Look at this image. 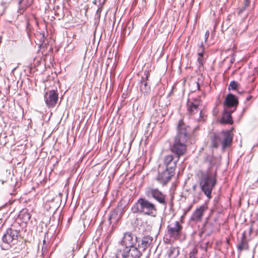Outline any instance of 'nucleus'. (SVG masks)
<instances>
[{"mask_svg":"<svg viewBox=\"0 0 258 258\" xmlns=\"http://www.w3.org/2000/svg\"><path fill=\"white\" fill-rule=\"evenodd\" d=\"M217 170L211 168L205 171L200 170L198 173L200 187L208 199L211 198L212 191L217 184Z\"/></svg>","mask_w":258,"mask_h":258,"instance_id":"1","label":"nucleus"},{"mask_svg":"<svg viewBox=\"0 0 258 258\" xmlns=\"http://www.w3.org/2000/svg\"><path fill=\"white\" fill-rule=\"evenodd\" d=\"M233 138V134L231 130H223L217 133H213L211 138V146L217 148L221 145L222 150L224 151L232 145Z\"/></svg>","mask_w":258,"mask_h":258,"instance_id":"2","label":"nucleus"},{"mask_svg":"<svg viewBox=\"0 0 258 258\" xmlns=\"http://www.w3.org/2000/svg\"><path fill=\"white\" fill-rule=\"evenodd\" d=\"M134 213H139L144 215L155 217L157 210L156 205L144 198L138 199L132 208Z\"/></svg>","mask_w":258,"mask_h":258,"instance_id":"3","label":"nucleus"},{"mask_svg":"<svg viewBox=\"0 0 258 258\" xmlns=\"http://www.w3.org/2000/svg\"><path fill=\"white\" fill-rule=\"evenodd\" d=\"M192 133L191 127L185 124L183 120H180L177 127V135L175 139L182 141H187Z\"/></svg>","mask_w":258,"mask_h":258,"instance_id":"4","label":"nucleus"},{"mask_svg":"<svg viewBox=\"0 0 258 258\" xmlns=\"http://www.w3.org/2000/svg\"><path fill=\"white\" fill-rule=\"evenodd\" d=\"M146 195L148 198H152L157 201L161 205L166 206L167 202L166 195L157 188L149 187L146 188Z\"/></svg>","mask_w":258,"mask_h":258,"instance_id":"5","label":"nucleus"},{"mask_svg":"<svg viewBox=\"0 0 258 258\" xmlns=\"http://www.w3.org/2000/svg\"><path fill=\"white\" fill-rule=\"evenodd\" d=\"M182 226L178 221L170 223L167 227V232L169 237L174 240L179 239L182 234Z\"/></svg>","mask_w":258,"mask_h":258,"instance_id":"6","label":"nucleus"},{"mask_svg":"<svg viewBox=\"0 0 258 258\" xmlns=\"http://www.w3.org/2000/svg\"><path fill=\"white\" fill-rule=\"evenodd\" d=\"M187 141H182L180 140L175 139L173 145L171 148V151L179 158L181 156L184 155L186 152Z\"/></svg>","mask_w":258,"mask_h":258,"instance_id":"7","label":"nucleus"},{"mask_svg":"<svg viewBox=\"0 0 258 258\" xmlns=\"http://www.w3.org/2000/svg\"><path fill=\"white\" fill-rule=\"evenodd\" d=\"M18 233L16 230H13L12 229H8L6 232L4 234L2 240L4 245H1V248L3 249H8L10 247V243L17 237Z\"/></svg>","mask_w":258,"mask_h":258,"instance_id":"8","label":"nucleus"},{"mask_svg":"<svg viewBox=\"0 0 258 258\" xmlns=\"http://www.w3.org/2000/svg\"><path fill=\"white\" fill-rule=\"evenodd\" d=\"M239 102L237 98L233 94L229 93L227 95L224 101L225 109L236 110Z\"/></svg>","mask_w":258,"mask_h":258,"instance_id":"9","label":"nucleus"},{"mask_svg":"<svg viewBox=\"0 0 258 258\" xmlns=\"http://www.w3.org/2000/svg\"><path fill=\"white\" fill-rule=\"evenodd\" d=\"M144 77H142L140 81V90L141 92L144 94L145 96L148 95L151 91L150 86L149 85V78L150 77V73L148 71L144 72Z\"/></svg>","mask_w":258,"mask_h":258,"instance_id":"10","label":"nucleus"},{"mask_svg":"<svg viewBox=\"0 0 258 258\" xmlns=\"http://www.w3.org/2000/svg\"><path fill=\"white\" fill-rule=\"evenodd\" d=\"M58 98V93L54 90H50L46 92L44 95V100L48 107H54L57 103Z\"/></svg>","mask_w":258,"mask_h":258,"instance_id":"11","label":"nucleus"},{"mask_svg":"<svg viewBox=\"0 0 258 258\" xmlns=\"http://www.w3.org/2000/svg\"><path fill=\"white\" fill-rule=\"evenodd\" d=\"M208 209L206 205H203L196 209L190 218V221L194 222H201L204 212Z\"/></svg>","mask_w":258,"mask_h":258,"instance_id":"12","label":"nucleus"},{"mask_svg":"<svg viewBox=\"0 0 258 258\" xmlns=\"http://www.w3.org/2000/svg\"><path fill=\"white\" fill-rule=\"evenodd\" d=\"M137 242V236L134 235L131 232H126L121 241V244L126 248H130L133 246H136Z\"/></svg>","mask_w":258,"mask_h":258,"instance_id":"13","label":"nucleus"},{"mask_svg":"<svg viewBox=\"0 0 258 258\" xmlns=\"http://www.w3.org/2000/svg\"><path fill=\"white\" fill-rule=\"evenodd\" d=\"M173 174L165 169L162 172L159 171L156 180L163 185L166 184L171 179Z\"/></svg>","mask_w":258,"mask_h":258,"instance_id":"14","label":"nucleus"},{"mask_svg":"<svg viewBox=\"0 0 258 258\" xmlns=\"http://www.w3.org/2000/svg\"><path fill=\"white\" fill-rule=\"evenodd\" d=\"M201 103L200 97H198L192 100L191 102H188V110L190 114H194L198 112V107Z\"/></svg>","mask_w":258,"mask_h":258,"instance_id":"15","label":"nucleus"},{"mask_svg":"<svg viewBox=\"0 0 258 258\" xmlns=\"http://www.w3.org/2000/svg\"><path fill=\"white\" fill-rule=\"evenodd\" d=\"M234 112V110L225 109L220 120V123L222 124H232L233 121L231 114Z\"/></svg>","mask_w":258,"mask_h":258,"instance_id":"16","label":"nucleus"},{"mask_svg":"<svg viewBox=\"0 0 258 258\" xmlns=\"http://www.w3.org/2000/svg\"><path fill=\"white\" fill-rule=\"evenodd\" d=\"M141 255V252L136 246H133L128 248V258H140Z\"/></svg>","mask_w":258,"mask_h":258,"instance_id":"17","label":"nucleus"},{"mask_svg":"<svg viewBox=\"0 0 258 258\" xmlns=\"http://www.w3.org/2000/svg\"><path fill=\"white\" fill-rule=\"evenodd\" d=\"M179 254V250L178 247H170L167 251L168 258H176Z\"/></svg>","mask_w":258,"mask_h":258,"instance_id":"18","label":"nucleus"},{"mask_svg":"<svg viewBox=\"0 0 258 258\" xmlns=\"http://www.w3.org/2000/svg\"><path fill=\"white\" fill-rule=\"evenodd\" d=\"M237 249L240 251L248 249V244L246 241V237L244 234H243L241 237V242L237 245Z\"/></svg>","mask_w":258,"mask_h":258,"instance_id":"19","label":"nucleus"},{"mask_svg":"<svg viewBox=\"0 0 258 258\" xmlns=\"http://www.w3.org/2000/svg\"><path fill=\"white\" fill-rule=\"evenodd\" d=\"M153 237L150 236H144L142 241V245L144 249L149 247L153 241Z\"/></svg>","mask_w":258,"mask_h":258,"instance_id":"20","label":"nucleus"},{"mask_svg":"<svg viewBox=\"0 0 258 258\" xmlns=\"http://www.w3.org/2000/svg\"><path fill=\"white\" fill-rule=\"evenodd\" d=\"M115 258H128V248L124 247L123 249H118L116 253Z\"/></svg>","mask_w":258,"mask_h":258,"instance_id":"21","label":"nucleus"},{"mask_svg":"<svg viewBox=\"0 0 258 258\" xmlns=\"http://www.w3.org/2000/svg\"><path fill=\"white\" fill-rule=\"evenodd\" d=\"M250 0H244L243 5L237 9V14L239 16L241 15L245 10L250 6Z\"/></svg>","mask_w":258,"mask_h":258,"instance_id":"22","label":"nucleus"},{"mask_svg":"<svg viewBox=\"0 0 258 258\" xmlns=\"http://www.w3.org/2000/svg\"><path fill=\"white\" fill-rule=\"evenodd\" d=\"M179 159V158L178 157H175L174 160L166 166V169L170 171L172 174H174V170L176 167L177 163Z\"/></svg>","mask_w":258,"mask_h":258,"instance_id":"23","label":"nucleus"},{"mask_svg":"<svg viewBox=\"0 0 258 258\" xmlns=\"http://www.w3.org/2000/svg\"><path fill=\"white\" fill-rule=\"evenodd\" d=\"M239 88H240V85L235 81H231L228 86V90H236L238 93H240L241 92L239 91Z\"/></svg>","mask_w":258,"mask_h":258,"instance_id":"24","label":"nucleus"},{"mask_svg":"<svg viewBox=\"0 0 258 258\" xmlns=\"http://www.w3.org/2000/svg\"><path fill=\"white\" fill-rule=\"evenodd\" d=\"M206 161L208 162L210 167L208 168H212V169H216L217 168H214V165L215 164L216 158L212 156H207L206 159Z\"/></svg>","mask_w":258,"mask_h":258,"instance_id":"25","label":"nucleus"},{"mask_svg":"<svg viewBox=\"0 0 258 258\" xmlns=\"http://www.w3.org/2000/svg\"><path fill=\"white\" fill-rule=\"evenodd\" d=\"M112 220H115V221H117L118 220V212L116 210H112L108 217L110 223L112 222Z\"/></svg>","mask_w":258,"mask_h":258,"instance_id":"26","label":"nucleus"},{"mask_svg":"<svg viewBox=\"0 0 258 258\" xmlns=\"http://www.w3.org/2000/svg\"><path fill=\"white\" fill-rule=\"evenodd\" d=\"M175 159V156H174L172 155H167L165 157L164 159V163L166 165H168L171 162H173Z\"/></svg>","mask_w":258,"mask_h":258,"instance_id":"27","label":"nucleus"},{"mask_svg":"<svg viewBox=\"0 0 258 258\" xmlns=\"http://www.w3.org/2000/svg\"><path fill=\"white\" fill-rule=\"evenodd\" d=\"M23 1V0H20L19 2V8L18 12L19 13H20L21 14H22L25 12L26 8L29 7V5H27V6L25 5L24 6L22 3Z\"/></svg>","mask_w":258,"mask_h":258,"instance_id":"28","label":"nucleus"},{"mask_svg":"<svg viewBox=\"0 0 258 258\" xmlns=\"http://www.w3.org/2000/svg\"><path fill=\"white\" fill-rule=\"evenodd\" d=\"M198 62L199 64V67L201 66H203V63L204 62V54H201L200 53H198Z\"/></svg>","mask_w":258,"mask_h":258,"instance_id":"29","label":"nucleus"},{"mask_svg":"<svg viewBox=\"0 0 258 258\" xmlns=\"http://www.w3.org/2000/svg\"><path fill=\"white\" fill-rule=\"evenodd\" d=\"M198 52L200 53L201 54H204V52L205 51V47L203 45V42H202L201 44L199 46V49H198Z\"/></svg>","mask_w":258,"mask_h":258,"instance_id":"30","label":"nucleus"},{"mask_svg":"<svg viewBox=\"0 0 258 258\" xmlns=\"http://www.w3.org/2000/svg\"><path fill=\"white\" fill-rule=\"evenodd\" d=\"M198 250L196 248H194L189 253V258L192 257H196V255L197 253Z\"/></svg>","mask_w":258,"mask_h":258,"instance_id":"31","label":"nucleus"},{"mask_svg":"<svg viewBox=\"0 0 258 258\" xmlns=\"http://www.w3.org/2000/svg\"><path fill=\"white\" fill-rule=\"evenodd\" d=\"M211 245L209 241L206 242L203 244L202 248L205 249V251L207 250L208 247H211Z\"/></svg>","mask_w":258,"mask_h":258,"instance_id":"32","label":"nucleus"},{"mask_svg":"<svg viewBox=\"0 0 258 258\" xmlns=\"http://www.w3.org/2000/svg\"><path fill=\"white\" fill-rule=\"evenodd\" d=\"M12 1V0H5V1H1V5H4V7L7 8Z\"/></svg>","mask_w":258,"mask_h":258,"instance_id":"33","label":"nucleus"},{"mask_svg":"<svg viewBox=\"0 0 258 258\" xmlns=\"http://www.w3.org/2000/svg\"><path fill=\"white\" fill-rule=\"evenodd\" d=\"M209 31H207L205 33V41H206L209 37Z\"/></svg>","mask_w":258,"mask_h":258,"instance_id":"34","label":"nucleus"},{"mask_svg":"<svg viewBox=\"0 0 258 258\" xmlns=\"http://www.w3.org/2000/svg\"><path fill=\"white\" fill-rule=\"evenodd\" d=\"M252 98V96H251V95H249L246 98V101H249L250 100H251V99Z\"/></svg>","mask_w":258,"mask_h":258,"instance_id":"35","label":"nucleus"},{"mask_svg":"<svg viewBox=\"0 0 258 258\" xmlns=\"http://www.w3.org/2000/svg\"><path fill=\"white\" fill-rule=\"evenodd\" d=\"M193 191H195L197 188V185L196 184H194L192 187Z\"/></svg>","mask_w":258,"mask_h":258,"instance_id":"36","label":"nucleus"},{"mask_svg":"<svg viewBox=\"0 0 258 258\" xmlns=\"http://www.w3.org/2000/svg\"><path fill=\"white\" fill-rule=\"evenodd\" d=\"M10 204H8V203H6L5 204V205L3 206H1V210H2L3 207L8 206H9Z\"/></svg>","mask_w":258,"mask_h":258,"instance_id":"37","label":"nucleus"},{"mask_svg":"<svg viewBox=\"0 0 258 258\" xmlns=\"http://www.w3.org/2000/svg\"><path fill=\"white\" fill-rule=\"evenodd\" d=\"M95 1H98V2L100 3V4L104 2V0H103V1H102V0H95Z\"/></svg>","mask_w":258,"mask_h":258,"instance_id":"38","label":"nucleus"},{"mask_svg":"<svg viewBox=\"0 0 258 258\" xmlns=\"http://www.w3.org/2000/svg\"><path fill=\"white\" fill-rule=\"evenodd\" d=\"M252 228L251 227V228H250V229H249V232H250V233H251V232H252Z\"/></svg>","mask_w":258,"mask_h":258,"instance_id":"39","label":"nucleus"},{"mask_svg":"<svg viewBox=\"0 0 258 258\" xmlns=\"http://www.w3.org/2000/svg\"><path fill=\"white\" fill-rule=\"evenodd\" d=\"M197 86H198V88L199 89L200 88V85H199V84L198 83H197Z\"/></svg>","mask_w":258,"mask_h":258,"instance_id":"40","label":"nucleus"},{"mask_svg":"<svg viewBox=\"0 0 258 258\" xmlns=\"http://www.w3.org/2000/svg\"><path fill=\"white\" fill-rule=\"evenodd\" d=\"M246 108H244L243 109V112H244L246 110Z\"/></svg>","mask_w":258,"mask_h":258,"instance_id":"41","label":"nucleus"},{"mask_svg":"<svg viewBox=\"0 0 258 258\" xmlns=\"http://www.w3.org/2000/svg\"><path fill=\"white\" fill-rule=\"evenodd\" d=\"M202 111H200V116L202 117Z\"/></svg>","mask_w":258,"mask_h":258,"instance_id":"42","label":"nucleus"},{"mask_svg":"<svg viewBox=\"0 0 258 258\" xmlns=\"http://www.w3.org/2000/svg\"><path fill=\"white\" fill-rule=\"evenodd\" d=\"M43 244H44V243H45V240H44L43 241Z\"/></svg>","mask_w":258,"mask_h":258,"instance_id":"43","label":"nucleus"},{"mask_svg":"<svg viewBox=\"0 0 258 258\" xmlns=\"http://www.w3.org/2000/svg\"><path fill=\"white\" fill-rule=\"evenodd\" d=\"M43 249H44V247H42V251H43Z\"/></svg>","mask_w":258,"mask_h":258,"instance_id":"44","label":"nucleus"}]
</instances>
